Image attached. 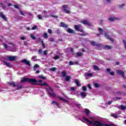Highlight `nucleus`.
<instances>
[{
	"mask_svg": "<svg viewBox=\"0 0 126 126\" xmlns=\"http://www.w3.org/2000/svg\"><path fill=\"white\" fill-rule=\"evenodd\" d=\"M62 7L63 8V10L66 13V14H70L71 12L69 11V10H67L68 8V5H64L62 6Z\"/></svg>",
	"mask_w": 126,
	"mask_h": 126,
	"instance_id": "5",
	"label": "nucleus"
},
{
	"mask_svg": "<svg viewBox=\"0 0 126 126\" xmlns=\"http://www.w3.org/2000/svg\"><path fill=\"white\" fill-rule=\"evenodd\" d=\"M116 20H119V19H118V18H116L115 17H109V21L110 22H113V21H115Z\"/></svg>",
	"mask_w": 126,
	"mask_h": 126,
	"instance_id": "15",
	"label": "nucleus"
},
{
	"mask_svg": "<svg viewBox=\"0 0 126 126\" xmlns=\"http://www.w3.org/2000/svg\"><path fill=\"white\" fill-rule=\"evenodd\" d=\"M110 71H111L110 68H107V72H111Z\"/></svg>",
	"mask_w": 126,
	"mask_h": 126,
	"instance_id": "63",
	"label": "nucleus"
},
{
	"mask_svg": "<svg viewBox=\"0 0 126 126\" xmlns=\"http://www.w3.org/2000/svg\"><path fill=\"white\" fill-rule=\"evenodd\" d=\"M56 70H57V68L56 67H52V68H50V70H51V71H55Z\"/></svg>",
	"mask_w": 126,
	"mask_h": 126,
	"instance_id": "45",
	"label": "nucleus"
},
{
	"mask_svg": "<svg viewBox=\"0 0 126 126\" xmlns=\"http://www.w3.org/2000/svg\"><path fill=\"white\" fill-rule=\"evenodd\" d=\"M85 113L86 114V116H88L89 114H90V110H89L88 109H85Z\"/></svg>",
	"mask_w": 126,
	"mask_h": 126,
	"instance_id": "21",
	"label": "nucleus"
},
{
	"mask_svg": "<svg viewBox=\"0 0 126 126\" xmlns=\"http://www.w3.org/2000/svg\"><path fill=\"white\" fill-rule=\"evenodd\" d=\"M73 65V62H69V65Z\"/></svg>",
	"mask_w": 126,
	"mask_h": 126,
	"instance_id": "52",
	"label": "nucleus"
},
{
	"mask_svg": "<svg viewBox=\"0 0 126 126\" xmlns=\"http://www.w3.org/2000/svg\"><path fill=\"white\" fill-rule=\"evenodd\" d=\"M71 79V76L68 75L66 76V77H65V81L66 82H69L70 80Z\"/></svg>",
	"mask_w": 126,
	"mask_h": 126,
	"instance_id": "17",
	"label": "nucleus"
},
{
	"mask_svg": "<svg viewBox=\"0 0 126 126\" xmlns=\"http://www.w3.org/2000/svg\"><path fill=\"white\" fill-rule=\"evenodd\" d=\"M41 44H42V45L43 49H45L46 47H45V45L44 44V43H41Z\"/></svg>",
	"mask_w": 126,
	"mask_h": 126,
	"instance_id": "51",
	"label": "nucleus"
},
{
	"mask_svg": "<svg viewBox=\"0 0 126 126\" xmlns=\"http://www.w3.org/2000/svg\"><path fill=\"white\" fill-rule=\"evenodd\" d=\"M7 59L9 62H14L17 59V56H7Z\"/></svg>",
	"mask_w": 126,
	"mask_h": 126,
	"instance_id": "3",
	"label": "nucleus"
},
{
	"mask_svg": "<svg viewBox=\"0 0 126 126\" xmlns=\"http://www.w3.org/2000/svg\"><path fill=\"white\" fill-rule=\"evenodd\" d=\"M37 18H38V19L39 20L42 19V17L41 16V15L38 14V15H37Z\"/></svg>",
	"mask_w": 126,
	"mask_h": 126,
	"instance_id": "40",
	"label": "nucleus"
},
{
	"mask_svg": "<svg viewBox=\"0 0 126 126\" xmlns=\"http://www.w3.org/2000/svg\"><path fill=\"white\" fill-rule=\"evenodd\" d=\"M21 40H25L26 37L25 36H22L20 37Z\"/></svg>",
	"mask_w": 126,
	"mask_h": 126,
	"instance_id": "58",
	"label": "nucleus"
},
{
	"mask_svg": "<svg viewBox=\"0 0 126 126\" xmlns=\"http://www.w3.org/2000/svg\"><path fill=\"white\" fill-rule=\"evenodd\" d=\"M88 88L89 89H90V90L92 89V87H91V85H90V84L88 85Z\"/></svg>",
	"mask_w": 126,
	"mask_h": 126,
	"instance_id": "62",
	"label": "nucleus"
},
{
	"mask_svg": "<svg viewBox=\"0 0 126 126\" xmlns=\"http://www.w3.org/2000/svg\"><path fill=\"white\" fill-rule=\"evenodd\" d=\"M66 73L65 72V71H63L62 72V76H63V77H65V76H66Z\"/></svg>",
	"mask_w": 126,
	"mask_h": 126,
	"instance_id": "33",
	"label": "nucleus"
},
{
	"mask_svg": "<svg viewBox=\"0 0 126 126\" xmlns=\"http://www.w3.org/2000/svg\"><path fill=\"white\" fill-rule=\"evenodd\" d=\"M0 18L3 19L4 21H5V22L7 21V18L6 16H5V15L3 14L2 12H0Z\"/></svg>",
	"mask_w": 126,
	"mask_h": 126,
	"instance_id": "7",
	"label": "nucleus"
},
{
	"mask_svg": "<svg viewBox=\"0 0 126 126\" xmlns=\"http://www.w3.org/2000/svg\"><path fill=\"white\" fill-rule=\"evenodd\" d=\"M83 120H85L87 123L92 125L93 126H103V124L100 122L97 121H94L93 122L91 121L89 119H87L86 117H83ZM104 126H114V124H105Z\"/></svg>",
	"mask_w": 126,
	"mask_h": 126,
	"instance_id": "2",
	"label": "nucleus"
},
{
	"mask_svg": "<svg viewBox=\"0 0 126 126\" xmlns=\"http://www.w3.org/2000/svg\"><path fill=\"white\" fill-rule=\"evenodd\" d=\"M50 17H55L56 18H59L58 16H55L54 15H50Z\"/></svg>",
	"mask_w": 126,
	"mask_h": 126,
	"instance_id": "49",
	"label": "nucleus"
},
{
	"mask_svg": "<svg viewBox=\"0 0 126 126\" xmlns=\"http://www.w3.org/2000/svg\"><path fill=\"white\" fill-rule=\"evenodd\" d=\"M76 106L79 108L80 109L81 107V104H76Z\"/></svg>",
	"mask_w": 126,
	"mask_h": 126,
	"instance_id": "48",
	"label": "nucleus"
},
{
	"mask_svg": "<svg viewBox=\"0 0 126 126\" xmlns=\"http://www.w3.org/2000/svg\"><path fill=\"white\" fill-rule=\"evenodd\" d=\"M120 107L121 108L122 110H125V109H126V107L123 105L120 106Z\"/></svg>",
	"mask_w": 126,
	"mask_h": 126,
	"instance_id": "35",
	"label": "nucleus"
},
{
	"mask_svg": "<svg viewBox=\"0 0 126 126\" xmlns=\"http://www.w3.org/2000/svg\"><path fill=\"white\" fill-rule=\"evenodd\" d=\"M36 28H37V26H33V27L32 28V30H35L36 29Z\"/></svg>",
	"mask_w": 126,
	"mask_h": 126,
	"instance_id": "50",
	"label": "nucleus"
},
{
	"mask_svg": "<svg viewBox=\"0 0 126 126\" xmlns=\"http://www.w3.org/2000/svg\"><path fill=\"white\" fill-rule=\"evenodd\" d=\"M30 37H31V38H32L33 40L36 39V37L34 36V35L32 33L30 34Z\"/></svg>",
	"mask_w": 126,
	"mask_h": 126,
	"instance_id": "29",
	"label": "nucleus"
},
{
	"mask_svg": "<svg viewBox=\"0 0 126 126\" xmlns=\"http://www.w3.org/2000/svg\"><path fill=\"white\" fill-rule=\"evenodd\" d=\"M112 101H109L108 102V105H110L111 104H112Z\"/></svg>",
	"mask_w": 126,
	"mask_h": 126,
	"instance_id": "64",
	"label": "nucleus"
},
{
	"mask_svg": "<svg viewBox=\"0 0 126 126\" xmlns=\"http://www.w3.org/2000/svg\"><path fill=\"white\" fill-rule=\"evenodd\" d=\"M0 5L2 6V7L4 10H5V8H6V6L3 4V3H0Z\"/></svg>",
	"mask_w": 126,
	"mask_h": 126,
	"instance_id": "31",
	"label": "nucleus"
},
{
	"mask_svg": "<svg viewBox=\"0 0 126 126\" xmlns=\"http://www.w3.org/2000/svg\"><path fill=\"white\" fill-rule=\"evenodd\" d=\"M60 25H61V27H62V28H64L65 29H66L68 28V25L64 24V23L63 22H61L60 23Z\"/></svg>",
	"mask_w": 126,
	"mask_h": 126,
	"instance_id": "14",
	"label": "nucleus"
},
{
	"mask_svg": "<svg viewBox=\"0 0 126 126\" xmlns=\"http://www.w3.org/2000/svg\"><path fill=\"white\" fill-rule=\"evenodd\" d=\"M75 88H74V87H71V88H70V91H75Z\"/></svg>",
	"mask_w": 126,
	"mask_h": 126,
	"instance_id": "53",
	"label": "nucleus"
},
{
	"mask_svg": "<svg viewBox=\"0 0 126 126\" xmlns=\"http://www.w3.org/2000/svg\"><path fill=\"white\" fill-rule=\"evenodd\" d=\"M38 82V81H37L34 78H22V80H21V83H32V84L33 85H36L39 86H45V87H48V89H46V91L48 92V94L50 95V96L55 97H56V94L53 93V89L51 87V86H49V84L46 82H45L44 83H36Z\"/></svg>",
	"mask_w": 126,
	"mask_h": 126,
	"instance_id": "1",
	"label": "nucleus"
},
{
	"mask_svg": "<svg viewBox=\"0 0 126 126\" xmlns=\"http://www.w3.org/2000/svg\"><path fill=\"white\" fill-rule=\"evenodd\" d=\"M24 45H28V42L27 41H24Z\"/></svg>",
	"mask_w": 126,
	"mask_h": 126,
	"instance_id": "61",
	"label": "nucleus"
},
{
	"mask_svg": "<svg viewBox=\"0 0 126 126\" xmlns=\"http://www.w3.org/2000/svg\"><path fill=\"white\" fill-rule=\"evenodd\" d=\"M70 52H71V53H72V55H74L75 54L73 52V48H70Z\"/></svg>",
	"mask_w": 126,
	"mask_h": 126,
	"instance_id": "56",
	"label": "nucleus"
},
{
	"mask_svg": "<svg viewBox=\"0 0 126 126\" xmlns=\"http://www.w3.org/2000/svg\"><path fill=\"white\" fill-rule=\"evenodd\" d=\"M117 73H118L120 75H122V77H123L124 79H126V77H125V73L121 71V70H117Z\"/></svg>",
	"mask_w": 126,
	"mask_h": 126,
	"instance_id": "8",
	"label": "nucleus"
},
{
	"mask_svg": "<svg viewBox=\"0 0 126 126\" xmlns=\"http://www.w3.org/2000/svg\"><path fill=\"white\" fill-rule=\"evenodd\" d=\"M43 54L45 56L47 55L48 54V51L47 50L44 51Z\"/></svg>",
	"mask_w": 126,
	"mask_h": 126,
	"instance_id": "46",
	"label": "nucleus"
},
{
	"mask_svg": "<svg viewBox=\"0 0 126 126\" xmlns=\"http://www.w3.org/2000/svg\"><path fill=\"white\" fill-rule=\"evenodd\" d=\"M82 90H83L84 92L87 91V88H86V86H83V87H82Z\"/></svg>",
	"mask_w": 126,
	"mask_h": 126,
	"instance_id": "36",
	"label": "nucleus"
},
{
	"mask_svg": "<svg viewBox=\"0 0 126 126\" xmlns=\"http://www.w3.org/2000/svg\"><path fill=\"white\" fill-rule=\"evenodd\" d=\"M37 41H38V43H43V40H42L41 38H37Z\"/></svg>",
	"mask_w": 126,
	"mask_h": 126,
	"instance_id": "28",
	"label": "nucleus"
},
{
	"mask_svg": "<svg viewBox=\"0 0 126 126\" xmlns=\"http://www.w3.org/2000/svg\"><path fill=\"white\" fill-rule=\"evenodd\" d=\"M82 23H83L85 25H87L89 27H91V24H90V23H89L88 21L87 20H83V21H82Z\"/></svg>",
	"mask_w": 126,
	"mask_h": 126,
	"instance_id": "12",
	"label": "nucleus"
},
{
	"mask_svg": "<svg viewBox=\"0 0 126 126\" xmlns=\"http://www.w3.org/2000/svg\"><path fill=\"white\" fill-rule=\"evenodd\" d=\"M66 32H67L70 33V34H73V33H75L74 30H72L70 28H68V29H67Z\"/></svg>",
	"mask_w": 126,
	"mask_h": 126,
	"instance_id": "13",
	"label": "nucleus"
},
{
	"mask_svg": "<svg viewBox=\"0 0 126 126\" xmlns=\"http://www.w3.org/2000/svg\"><path fill=\"white\" fill-rule=\"evenodd\" d=\"M80 28H81L80 25H74V29H75L76 31L79 32H83V29H80Z\"/></svg>",
	"mask_w": 126,
	"mask_h": 126,
	"instance_id": "4",
	"label": "nucleus"
},
{
	"mask_svg": "<svg viewBox=\"0 0 126 126\" xmlns=\"http://www.w3.org/2000/svg\"><path fill=\"white\" fill-rule=\"evenodd\" d=\"M55 104H56L57 106H59V103L56 102V101H52V104H55Z\"/></svg>",
	"mask_w": 126,
	"mask_h": 126,
	"instance_id": "41",
	"label": "nucleus"
},
{
	"mask_svg": "<svg viewBox=\"0 0 126 126\" xmlns=\"http://www.w3.org/2000/svg\"><path fill=\"white\" fill-rule=\"evenodd\" d=\"M3 63H4V65H6V66L9 67V68H11L12 67V64H11L10 63L5 62V61H3Z\"/></svg>",
	"mask_w": 126,
	"mask_h": 126,
	"instance_id": "10",
	"label": "nucleus"
},
{
	"mask_svg": "<svg viewBox=\"0 0 126 126\" xmlns=\"http://www.w3.org/2000/svg\"><path fill=\"white\" fill-rule=\"evenodd\" d=\"M123 43L124 44V47H125V49H126V41L125 40H123Z\"/></svg>",
	"mask_w": 126,
	"mask_h": 126,
	"instance_id": "47",
	"label": "nucleus"
},
{
	"mask_svg": "<svg viewBox=\"0 0 126 126\" xmlns=\"http://www.w3.org/2000/svg\"><path fill=\"white\" fill-rule=\"evenodd\" d=\"M109 74H110L111 75L114 76V73L113 72H110Z\"/></svg>",
	"mask_w": 126,
	"mask_h": 126,
	"instance_id": "60",
	"label": "nucleus"
},
{
	"mask_svg": "<svg viewBox=\"0 0 126 126\" xmlns=\"http://www.w3.org/2000/svg\"><path fill=\"white\" fill-rule=\"evenodd\" d=\"M104 36L105 37L107 38V39L110 40L111 41V42H114V40L113 39V38H111L110 37V36L109 35V34L108 33H105L104 34Z\"/></svg>",
	"mask_w": 126,
	"mask_h": 126,
	"instance_id": "11",
	"label": "nucleus"
},
{
	"mask_svg": "<svg viewBox=\"0 0 126 126\" xmlns=\"http://www.w3.org/2000/svg\"><path fill=\"white\" fill-rule=\"evenodd\" d=\"M18 87V88H17V90H20V89H22V86H16Z\"/></svg>",
	"mask_w": 126,
	"mask_h": 126,
	"instance_id": "43",
	"label": "nucleus"
},
{
	"mask_svg": "<svg viewBox=\"0 0 126 126\" xmlns=\"http://www.w3.org/2000/svg\"><path fill=\"white\" fill-rule=\"evenodd\" d=\"M112 48V46H109V45H105L104 46V49H111Z\"/></svg>",
	"mask_w": 126,
	"mask_h": 126,
	"instance_id": "18",
	"label": "nucleus"
},
{
	"mask_svg": "<svg viewBox=\"0 0 126 126\" xmlns=\"http://www.w3.org/2000/svg\"><path fill=\"white\" fill-rule=\"evenodd\" d=\"M20 13L21 15L24 16V13L21 10H20Z\"/></svg>",
	"mask_w": 126,
	"mask_h": 126,
	"instance_id": "59",
	"label": "nucleus"
},
{
	"mask_svg": "<svg viewBox=\"0 0 126 126\" xmlns=\"http://www.w3.org/2000/svg\"><path fill=\"white\" fill-rule=\"evenodd\" d=\"M48 38V34L47 33H44V38Z\"/></svg>",
	"mask_w": 126,
	"mask_h": 126,
	"instance_id": "42",
	"label": "nucleus"
},
{
	"mask_svg": "<svg viewBox=\"0 0 126 126\" xmlns=\"http://www.w3.org/2000/svg\"><path fill=\"white\" fill-rule=\"evenodd\" d=\"M94 69L96 71H99V68L96 65H94Z\"/></svg>",
	"mask_w": 126,
	"mask_h": 126,
	"instance_id": "27",
	"label": "nucleus"
},
{
	"mask_svg": "<svg viewBox=\"0 0 126 126\" xmlns=\"http://www.w3.org/2000/svg\"><path fill=\"white\" fill-rule=\"evenodd\" d=\"M75 83H76V84H77V86L78 87L81 86V84L79 83L78 79H75Z\"/></svg>",
	"mask_w": 126,
	"mask_h": 126,
	"instance_id": "19",
	"label": "nucleus"
},
{
	"mask_svg": "<svg viewBox=\"0 0 126 126\" xmlns=\"http://www.w3.org/2000/svg\"><path fill=\"white\" fill-rule=\"evenodd\" d=\"M98 31L99 32L100 34H103V31L100 28L98 29Z\"/></svg>",
	"mask_w": 126,
	"mask_h": 126,
	"instance_id": "25",
	"label": "nucleus"
},
{
	"mask_svg": "<svg viewBox=\"0 0 126 126\" xmlns=\"http://www.w3.org/2000/svg\"><path fill=\"white\" fill-rule=\"evenodd\" d=\"M3 45L6 49H7V48L8 47L7 44H4Z\"/></svg>",
	"mask_w": 126,
	"mask_h": 126,
	"instance_id": "57",
	"label": "nucleus"
},
{
	"mask_svg": "<svg viewBox=\"0 0 126 126\" xmlns=\"http://www.w3.org/2000/svg\"><path fill=\"white\" fill-rule=\"evenodd\" d=\"M38 78L44 80H45L46 79V78L45 77H44L43 75H39Z\"/></svg>",
	"mask_w": 126,
	"mask_h": 126,
	"instance_id": "30",
	"label": "nucleus"
},
{
	"mask_svg": "<svg viewBox=\"0 0 126 126\" xmlns=\"http://www.w3.org/2000/svg\"><path fill=\"white\" fill-rule=\"evenodd\" d=\"M94 87H95L96 88H99V84H98V83H94Z\"/></svg>",
	"mask_w": 126,
	"mask_h": 126,
	"instance_id": "38",
	"label": "nucleus"
},
{
	"mask_svg": "<svg viewBox=\"0 0 126 126\" xmlns=\"http://www.w3.org/2000/svg\"><path fill=\"white\" fill-rule=\"evenodd\" d=\"M91 44L94 46H96L97 47H102V45L100 44H96L95 41H91Z\"/></svg>",
	"mask_w": 126,
	"mask_h": 126,
	"instance_id": "6",
	"label": "nucleus"
},
{
	"mask_svg": "<svg viewBox=\"0 0 126 126\" xmlns=\"http://www.w3.org/2000/svg\"><path fill=\"white\" fill-rule=\"evenodd\" d=\"M82 97H86L87 96V94L86 92H83L81 94Z\"/></svg>",
	"mask_w": 126,
	"mask_h": 126,
	"instance_id": "20",
	"label": "nucleus"
},
{
	"mask_svg": "<svg viewBox=\"0 0 126 126\" xmlns=\"http://www.w3.org/2000/svg\"><path fill=\"white\" fill-rule=\"evenodd\" d=\"M21 63H24L25 64H27V65H28V66H31V63H30V62L28 61L26 59H24V60L21 61Z\"/></svg>",
	"mask_w": 126,
	"mask_h": 126,
	"instance_id": "9",
	"label": "nucleus"
},
{
	"mask_svg": "<svg viewBox=\"0 0 126 126\" xmlns=\"http://www.w3.org/2000/svg\"><path fill=\"white\" fill-rule=\"evenodd\" d=\"M39 67V66L38 64H35L33 66V68L34 71H36V68H38Z\"/></svg>",
	"mask_w": 126,
	"mask_h": 126,
	"instance_id": "32",
	"label": "nucleus"
},
{
	"mask_svg": "<svg viewBox=\"0 0 126 126\" xmlns=\"http://www.w3.org/2000/svg\"><path fill=\"white\" fill-rule=\"evenodd\" d=\"M53 58H54V60H59V55H56L55 56H54V57Z\"/></svg>",
	"mask_w": 126,
	"mask_h": 126,
	"instance_id": "34",
	"label": "nucleus"
},
{
	"mask_svg": "<svg viewBox=\"0 0 126 126\" xmlns=\"http://www.w3.org/2000/svg\"><path fill=\"white\" fill-rule=\"evenodd\" d=\"M85 76L92 77V76H93V74H92V73H87L85 75Z\"/></svg>",
	"mask_w": 126,
	"mask_h": 126,
	"instance_id": "24",
	"label": "nucleus"
},
{
	"mask_svg": "<svg viewBox=\"0 0 126 126\" xmlns=\"http://www.w3.org/2000/svg\"><path fill=\"white\" fill-rule=\"evenodd\" d=\"M111 117H113V118H114L115 119H116L118 118V116L117 115H114V114H112L111 115Z\"/></svg>",
	"mask_w": 126,
	"mask_h": 126,
	"instance_id": "44",
	"label": "nucleus"
},
{
	"mask_svg": "<svg viewBox=\"0 0 126 126\" xmlns=\"http://www.w3.org/2000/svg\"><path fill=\"white\" fill-rule=\"evenodd\" d=\"M44 15H45L44 17L45 18H47L48 17H49V16L47 15V11H44Z\"/></svg>",
	"mask_w": 126,
	"mask_h": 126,
	"instance_id": "26",
	"label": "nucleus"
},
{
	"mask_svg": "<svg viewBox=\"0 0 126 126\" xmlns=\"http://www.w3.org/2000/svg\"><path fill=\"white\" fill-rule=\"evenodd\" d=\"M59 99L62 101L66 102H68V101L66 99H64V98H62V97H58Z\"/></svg>",
	"mask_w": 126,
	"mask_h": 126,
	"instance_id": "22",
	"label": "nucleus"
},
{
	"mask_svg": "<svg viewBox=\"0 0 126 126\" xmlns=\"http://www.w3.org/2000/svg\"><path fill=\"white\" fill-rule=\"evenodd\" d=\"M14 6L15 8L19 9V6L18 5H14Z\"/></svg>",
	"mask_w": 126,
	"mask_h": 126,
	"instance_id": "54",
	"label": "nucleus"
},
{
	"mask_svg": "<svg viewBox=\"0 0 126 126\" xmlns=\"http://www.w3.org/2000/svg\"><path fill=\"white\" fill-rule=\"evenodd\" d=\"M125 4H122V5H119V7L120 8H123L124 6H125Z\"/></svg>",
	"mask_w": 126,
	"mask_h": 126,
	"instance_id": "55",
	"label": "nucleus"
},
{
	"mask_svg": "<svg viewBox=\"0 0 126 126\" xmlns=\"http://www.w3.org/2000/svg\"><path fill=\"white\" fill-rule=\"evenodd\" d=\"M48 33L51 34L52 33H53V31L51 30V29H48Z\"/></svg>",
	"mask_w": 126,
	"mask_h": 126,
	"instance_id": "39",
	"label": "nucleus"
},
{
	"mask_svg": "<svg viewBox=\"0 0 126 126\" xmlns=\"http://www.w3.org/2000/svg\"><path fill=\"white\" fill-rule=\"evenodd\" d=\"M38 52L39 55H42V50L41 49H39Z\"/></svg>",
	"mask_w": 126,
	"mask_h": 126,
	"instance_id": "37",
	"label": "nucleus"
},
{
	"mask_svg": "<svg viewBox=\"0 0 126 126\" xmlns=\"http://www.w3.org/2000/svg\"><path fill=\"white\" fill-rule=\"evenodd\" d=\"M83 54L81 52H77V56L78 57H81V56H83Z\"/></svg>",
	"mask_w": 126,
	"mask_h": 126,
	"instance_id": "23",
	"label": "nucleus"
},
{
	"mask_svg": "<svg viewBox=\"0 0 126 126\" xmlns=\"http://www.w3.org/2000/svg\"><path fill=\"white\" fill-rule=\"evenodd\" d=\"M8 84H9L10 86H13V87L18 86V85H16L14 82H9L8 83Z\"/></svg>",
	"mask_w": 126,
	"mask_h": 126,
	"instance_id": "16",
	"label": "nucleus"
}]
</instances>
